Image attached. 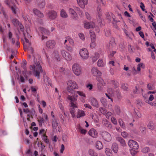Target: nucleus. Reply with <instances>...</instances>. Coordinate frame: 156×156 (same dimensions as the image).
<instances>
[{
	"instance_id": "f257e3e1",
	"label": "nucleus",
	"mask_w": 156,
	"mask_h": 156,
	"mask_svg": "<svg viewBox=\"0 0 156 156\" xmlns=\"http://www.w3.org/2000/svg\"><path fill=\"white\" fill-rule=\"evenodd\" d=\"M29 51L32 55H33L34 63V65L33 66H30V70H33L34 71V76L37 77V79H40V73L43 72V69L40 64L41 56L38 54L34 55V50L31 47L30 48Z\"/></svg>"
},
{
	"instance_id": "f03ea898",
	"label": "nucleus",
	"mask_w": 156,
	"mask_h": 156,
	"mask_svg": "<svg viewBox=\"0 0 156 156\" xmlns=\"http://www.w3.org/2000/svg\"><path fill=\"white\" fill-rule=\"evenodd\" d=\"M67 84L68 86L67 90L71 94H73L74 92V89H77L78 88V85L74 81L71 80L67 81Z\"/></svg>"
},
{
	"instance_id": "7ed1b4c3",
	"label": "nucleus",
	"mask_w": 156,
	"mask_h": 156,
	"mask_svg": "<svg viewBox=\"0 0 156 156\" xmlns=\"http://www.w3.org/2000/svg\"><path fill=\"white\" fill-rule=\"evenodd\" d=\"M73 71L74 73L76 76L80 75L81 72V68L79 65L77 64H75L72 66Z\"/></svg>"
},
{
	"instance_id": "20e7f679",
	"label": "nucleus",
	"mask_w": 156,
	"mask_h": 156,
	"mask_svg": "<svg viewBox=\"0 0 156 156\" xmlns=\"http://www.w3.org/2000/svg\"><path fill=\"white\" fill-rule=\"evenodd\" d=\"M101 135L103 139L106 141H110L112 139L111 134L108 132L103 131L101 133Z\"/></svg>"
},
{
	"instance_id": "39448f33",
	"label": "nucleus",
	"mask_w": 156,
	"mask_h": 156,
	"mask_svg": "<svg viewBox=\"0 0 156 156\" xmlns=\"http://www.w3.org/2000/svg\"><path fill=\"white\" fill-rule=\"evenodd\" d=\"M60 52L62 57L67 61H70L72 59V57L69 53L64 49L61 50Z\"/></svg>"
},
{
	"instance_id": "423d86ee",
	"label": "nucleus",
	"mask_w": 156,
	"mask_h": 156,
	"mask_svg": "<svg viewBox=\"0 0 156 156\" xmlns=\"http://www.w3.org/2000/svg\"><path fill=\"white\" fill-rule=\"evenodd\" d=\"M79 53L81 57L83 59H86L89 57L88 52L86 48H83L81 49Z\"/></svg>"
},
{
	"instance_id": "0eeeda50",
	"label": "nucleus",
	"mask_w": 156,
	"mask_h": 156,
	"mask_svg": "<svg viewBox=\"0 0 156 156\" xmlns=\"http://www.w3.org/2000/svg\"><path fill=\"white\" fill-rule=\"evenodd\" d=\"M128 146L133 149L137 150L139 148L137 143L133 140H129L128 142Z\"/></svg>"
},
{
	"instance_id": "6e6552de",
	"label": "nucleus",
	"mask_w": 156,
	"mask_h": 156,
	"mask_svg": "<svg viewBox=\"0 0 156 156\" xmlns=\"http://www.w3.org/2000/svg\"><path fill=\"white\" fill-rule=\"evenodd\" d=\"M106 19L109 21H110L112 19H113V24L114 25H116V21L115 20V16L112 12H107L106 13Z\"/></svg>"
},
{
	"instance_id": "1a4fd4ad",
	"label": "nucleus",
	"mask_w": 156,
	"mask_h": 156,
	"mask_svg": "<svg viewBox=\"0 0 156 156\" xmlns=\"http://www.w3.org/2000/svg\"><path fill=\"white\" fill-rule=\"evenodd\" d=\"M39 30L41 31V33L42 34V40H44V39L47 38V37L45 36L44 35H49L50 33L49 31L43 27H40Z\"/></svg>"
},
{
	"instance_id": "9d476101",
	"label": "nucleus",
	"mask_w": 156,
	"mask_h": 156,
	"mask_svg": "<svg viewBox=\"0 0 156 156\" xmlns=\"http://www.w3.org/2000/svg\"><path fill=\"white\" fill-rule=\"evenodd\" d=\"M55 44L56 43L54 40H50L46 42V45L48 48L52 49L54 48Z\"/></svg>"
},
{
	"instance_id": "9b49d317",
	"label": "nucleus",
	"mask_w": 156,
	"mask_h": 156,
	"mask_svg": "<svg viewBox=\"0 0 156 156\" xmlns=\"http://www.w3.org/2000/svg\"><path fill=\"white\" fill-rule=\"evenodd\" d=\"M48 15L49 18L52 20L55 19L57 16V13L54 10H51L48 12Z\"/></svg>"
},
{
	"instance_id": "f8f14e48",
	"label": "nucleus",
	"mask_w": 156,
	"mask_h": 156,
	"mask_svg": "<svg viewBox=\"0 0 156 156\" xmlns=\"http://www.w3.org/2000/svg\"><path fill=\"white\" fill-rule=\"evenodd\" d=\"M91 71L92 73L94 76H100L101 74V72L96 67H94L92 68Z\"/></svg>"
},
{
	"instance_id": "ddd939ff",
	"label": "nucleus",
	"mask_w": 156,
	"mask_h": 156,
	"mask_svg": "<svg viewBox=\"0 0 156 156\" xmlns=\"http://www.w3.org/2000/svg\"><path fill=\"white\" fill-rule=\"evenodd\" d=\"M95 27V24L92 22H85L84 23V27L86 29L94 28Z\"/></svg>"
},
{
	"instance_id": "4468645a",
	"label": "nucleus",
	"mask_w": 156,
	"mask_h": 156,
	"mask_svg": "<svg viewBox=\"0 0 156 156\" xmlns=\"http://www.w3.org/2000/svg\"><path fill=\"white\" fill-rule=\"evenodd\" d=\"M89 134L93 138H96L98 136V133L96 130L93 129H91L88 132Z\"/></svg>"
},
{
	"instance_id": "2eb2a0df",
	"label": "nucleus",
	"mask_w": 156,
	"mask_h": 156,
	"mask_svg": "<svg viewBox=\"0 0 156 156\" xmlns=\"http://www.w3.org/2000/svg\"><path fill=\"white\" fill-rule=\"evenodd\" d=\"M77 2L79 5L82 8H84L85 5L87 4V0H77Z\"/></svg>"
},
{
	"instance_id": "dca6fc26",
	"label": "nucleus",
	"mask_w": 156,
	"mask_h": 156,
	"mask_svg": "<svg viewBox=\"0 0 156 156\" xmlns=\"http://www.w3.org/2000/svg\"><path fill=\"white\" fill-rule=\"evenodd\" d=\"M33 12L34 14L39 17L42 18L44 17L43 14L37 9H33Z\"/></svg>"
},
{
	"instance_id": "f3484780",
	"label": "nucleus",
	"mask_w": 156,
	"mask_h": 156,
	"mask_svg": "<svg viewBox=\"0 0 156 156\" xmlns=\"http://www.w3.org/2000/svg\"><path fill=\"white\" fill-rule=\"evenodd\" d=\"M90 101L92 105L96 108L99 107L98 103L97 100L94 98H90Z\"/></svg>"
},
{
	"instance_id": "a211bd4d",
	"label": "nucleus",
	"mask_w": 156,
	"mask_h": 156,
	"mask_svg": "<svg viewBox=\"0 0 156 156\" xmlns=\"http://www.w3.org/2000/svg\"><path fill=\"white\" fill-rule=\"evenodd\" d=\"M36 3L40 8H44L45 5L44 0H36Z\"/></svg>"
},
{
	"instance_id": "6ab92c4d",
	"label": "nucleus",
	"mask_w": 156,
	"mask_h": 156,
	"mask_svg": "<svg viewBox=\"0 0 156 156\" xmlns=\"http://www.w3.org/2000/svg\"><path fill=\"white\" fill-rule=\"evenodd\" d=\"M69 13L71 14V16L73 19L74 20L76 19L77 17V15L74 10L72 8H69Z\"/></svg>"
},
{
	"instance_id": "aec40b11",
	"label": "nucleus",
	"mask_w": 156,
	"mask_h": 156,
	"mask_svg": "<svg viewBox=\"0 0 156 156\" xmlns=\"http://www.w3.org/2000/svg\"><path fill=\"white\" fill-rule=\"evenodd\" d=\"M85 114L84 112L82 110L78 109L77 112L76 117L77 118H80L84 116Z\"/></svg>"
},
{
	"instance_id": "412c9836",
	"label": "nucleus",
	"mask_w": 156,
	"mask_h": 156,
	"mask_svg": "<svg viewBox=\"0 0 156 156\" xmlns=\"http://www.w3.org/2000/svg\"><path fill=\"white\" fill-rule=\"evenodd\" d=\"M116 140L119 142L120 144L123 147L126 146V143L125 140L121 137H118L116 139Z\"/></svg>"
},
{
	"instance_id": "4be33fe9",
	"label": "nucleus",
	"mask_w": 156,
	"mask_h": 156,
	"mask_svg": "<svg viewBox=\"0 0 156 156\" xmlns=\"http://www.w3.org/2000/svg\"><path fill=\"white\" fill-rule=\"evenodd\" d=\"M112 149L115 153H117L119 149L118 144L115 143H113L112 146Z\"/></svg>"
},
{
	"instance_id": "5701e85b",
	"label": "nucleus",
	"mask_w": 156,
	"mask_h": 156,
	"mask_svg": "<svg viewBox=\"0 0 156 156\" xmlns=\"http://www.w3.org/2000/svg\"><path fill=\"white\" fill-rule=\"evenodd\" d=\"M67 99L70 101V102H75L77 99L75 97V95H73L72 96L68 95L67 97Z\"/></svg>"
},
{
	"instance_id": "b1692460",
	"label": "nucleus",
	"mask_w": 156,
	"mask_h": 156,
	"mask_svg": "<svg viewBox=\"0 0 156 156\" xmlns=\"http://www.w3.org/2000/svg\"><path fill=\"white\" fill-rule=\"evenodd\" d=\"M51 123L53 128L54 129H56L57 127L58 126V122L57 121V120L55 119L52 120Z\"/></svg>"
},
{
	"instance_id": "393cba45",
	"label": "nucleus",
	"mask_w": 156,
	"mask_h": 156,
	"mask_svg": "<svg viewBox=\"0 0 156 156\" xmlns=\"http://www.w3.org/2000/svg\"><path fill=\"white\" fill-rule=\"evenodd\" d=\"M96 148L99 150H101L103 148V145L100 141H97L96 145Z\"/></svg>"
},
{
	"instance_id": "a878e982",
	"label": "nucleus",
	"mask_w": 156,
	"mask_h": 156,
	"mask_svg": "<svg viewBox=\"0 0 156 156\" xmlns=\"http://www.w3.org/2000/svg\"><path fill=\"white\" fill-rule=\"evenodd\" d=\"M60 15L61 17L63 18H66L68 16L66 12L63 9H61Z\"/></svg>"
},
{
	"instance_id": "bb28decb",
	"label": "nucleus",
	"mask_w": 156,
	"mask_h": 156,
	"mask_svg": "<svg viewBox=\"0 0 156 156\" xmlns=\"http://www.w3.org/2000/svg\"><path fill=\"white\" fill-rule=\"evenodd\" d=\"M37 119V121L39 123V126L40 127L42 126V124L44 122V119L43 118L40 116L38 117Z\"/></svg>"
},
{
	"instance_id": "cd10ccee",
	"label": "nucleus",
	"mask_w": 156,
	"mask_h": 156,
	"mask_svg": "<svg viewBox=\"0 0 156 156\" xmlns=\"http://www.w3.org/2000/svg\"><path fill=\"white\" fill-rule=\"evenodd\" d=\"M104 125L107 127L111 128L112 127V125L110 122L108 121L107 119H105V120L104 121Z\"/></svg>"
},
{
	"instance_id": "c85d7f7f",
	"label": "nucleus",
	"mask_w": 156,
	"mask_h": 156,
	"mask_svg": "<svg viewBox=\"0 0 156 156\" xmlns=\"http://www.w3.org/2000/svg\"><path fill=\"white\" fill-rule=\"evenodd\" d=\"M105 153L108 156H112V154L111 150L109 148H106L105 151Z\"/></svg>"
},
{
	"instance_id": "c756f323",
	"label": "nucleus",
	"mask_w": 156,
	"mask_h": 156,
	"mask_svg": "<svg viewBox=\"0 0 156 156\" xmlns=\"http://www.w3.org/2000/svg\"><path fill=\"white\" fill-rule=\"evenodd\" d=\"M97 65L98 66L100 67H102L104 66L105 64L102 59L100 58L98 60L97 62Z\"/></svg>"
},
{
	"instance_id": "7c9ffc66",
	"label": "nucleus",
	"mask_w": 156,
	"mask_h": 156,
	"mask_svg": "<svg viewBox=\"0 0 156 156\" xmlns=\"http://www.w3.org/2000/svg\"><path fill=\"white\" fill-rule=\"evenodd\" d=\"M96 39L91 40V43L90 44V47L91 48H94L96 47Z\"/></svg>"
},
{
	"instance_id": "2f4dec72",
	"label": "nucleus",
	"mask_w": 156,
	"mask_h": 156,
	"mask_svg": "<svg viewBox=\"0 0 156 156\" xmlns=\"http://www.w3.org/2000/svg\"><path fill=\"white\" fill-rule=\"evenodd\" d=\"M89 154L92 156H98L97 153L94 152V150L90 149L88 151Z\"/></svg>"
},
{
	"instance_id": "473e14b6",
	"label": "nucleus",
	"mask_w": 156,
	"mask_h": 156,
	"mask_svg": "<svg viewBox=\"0 0 156 156\" xmlns=\"http://www.w3.org/2000/svg\"><path fill=\"white\" fill-rule=\"evenodd\" d=\"M42 138L46 144H48L49 143V139L48 138V136L42 134Z\"/></svg>"
},
{
	"instance_id": "72a5a7b5",
	"label": "nucleus",
	"mask_w": 156,
	"mask_h": 156,
	"mask_svg": "<svg viewBox=\"0 0 156 156\" xmlns=\"http://www.w3.org/2000/svg\"><path fill=\"white\" fill-rule=\"evenodd\" d=\"M90 36L91 40L96 39V36L95 33L91 30L90 31Z\"/></svg>"
},
{
	"instance_id": "f704fd0d",
	"label": "nucleus",
	"mask_w": 156,
	"mask_h": 156,
	"mask_svg": "<svg viewBox=\"0 0 156 156\" xmlns=\"http://www.w3.org/2000/svg\"><path fill=\"white\" fill-rule=\"evenodd\" d=\"M76 108H70L69 109L70 113L71 114L72 116L74 117L75 115V112L76 111Z\"/></svg>"
},
{
	"instance_id": "c9c22d12",
	"label": "nucleus",
	"mask_w": 156,
	"mask_h": 156,
	"mask_svg": "<svg viewBox=\"0 0 156 156\" xmlns=\"http://www.w3.org/2000/svg\"><path fill=\"white\" fill-rule=\"evenodd\" d=\"M147 126L151 130H153L154 129V123L152 122H150L148 124Z\"/></svg>"
},
{
	"instance_id": "e433bc0d",
	"label": "nucleus",
	"mask_w": 156,
	"mask_h": 156,
	"mask_svg": "<svg viewBox=\"0 0 156 156\" xmlns=\"http://www.w3.org/2000/svg\"><path fill=\"white\" fill-rule=\"evenodd\" d=\"M54 55L56 60L58 61H60V58L58 51H55L54 52Z\"/></svg>"
},
{
	"instance_id": "4c0bfd02",
	"label": "nucleus",
	"mask_w": 156,
	"mask_h": 156,
	"mask_svg": "<svg viewBox=\"0 0 156 156\" xmlns=\"http://www.w3.org/2000/svg\"><path fill=\"white\" fill-rule=\"evenodd\" d=\"M12 23L15 26H16L19 25L20 22L16 18L13 19L12 20Z\"/></svg>"
},
{
	"instance_id": "58836bf2",
	"label": "nucleus",
	"mask_w": 156,
	"mask_h": 156,
	"mask_svg": "<svg viewBox=\"0 0 156 156\" xmlns=\"http://www.w3.org/2000/svg\"><path fill=\"white\" fill-rule=\"evenodd\" d=\"M99 57V54L98 53H95L94 56L92 57V59L93 62H96Z\"/></svg>"
},
{
	"instance_id": "ea45409f",
	"label": "nucleus",
	"mask_w": 156,
	"mask_h": 156,
	"mask_svg": "<svg viewBox=\"0 0 156 156\" xmlns=\"http://www.w3.org/2000/svg\"><path fill=\"white\" fill-rule=\"evenodd\" d=\"M0 8H1V10L2 12L3 13L5 18H8V16L6 13L5 12L4 8L2 6Z\"/></svg>"
},
{
	"instance_id": "a19ab883",
	"label": "nucleus",
	"mask_w": 156,
	"mask_h": 156,
	"mask_svg": "<svg viewBox=\"0 0 156 156\" xmlns=\"http://www.w3.org/2000/svg\"><path fill=\"white\" fill-rule=\"evenodd\" d=\"M119 122L120 126L122 128L124 129L125 128V124L122 119H119Z\"/></svg>"
},
{
	"instance_id": "79ce46f5",
	"label": "nucleus",
	"mask_w": 156,
	"mask_h": 156,
	"mask_svg": "<svg viewBox=\"0 0 156 156\" xmlns=\"http://www.w3.org/2000/svg\"><path fill=\"white\" fill-rule=\"evenodd\" d=\"M101 101L104 106L107 105V101L105 98H101Z\"/></svg>"
},
{
	"instance_id": "37998d69",
	"label": "nucleus",
	"mask_w": 156,
	"mask_h": 156,
	"mask_svg": "<svg viewBox=\"0 0 156 156\" xmlns=\"http://www.w3.org/2000/svg\"><path fill=\"white\" fill-rule=\"evenodd\" d=\"M111 83L112 84L114 85V87L115 88H117L118 87V82L114 80H112L111 81Z\"/></svg>"
},
{
	"instance_id": "c03bdc74",
	"label": "nucleus",
	"mask_w": 156,
	"mask_h": 156,
	"mask_svg": "<svg viewBox=\"0 0 156 156\" xmlns=\"http://www.w3.org/2000/svg\"><path fill=\"white\" fill-rule=\"evenodd\" d=\"M121 88L125 91H127L128 89V85L127 83H123L121 85Z\"/></svg>"
},
{
	"instance_id": "a18cd8bd",
	"label": "nucleus",
	"mask_w": 156,
	"mask_h": 156,
	"mask_svg": "<svg viewBox=\"0 0 156 156\" xmlns=\"http://www.w3.org/2000/svg\"><path fill=\"white\" fill-rule=\"evenodd\" d=\"M114 111V113H115L117 114H119L120 112V109L118 106H115Z\"/></svg>"
},
{
	"instance_id": "49530a36",
	"label": "nucleus",
	"mask_w": 156,
	"mask_h": 156,
	"mask_svg": "<svg viewBox=\"0 0 156 156\" xmlns=\"http://www.w3.org/2000/svg\"><path fill=\"white\" fill-rule=\"evenodd\" d=\"M75 102H71L70 103L71 107L70 108H78L77 104Z\"/></svg>"
},
{
	"instance_id": "de8ad7c7",
	"label": "nucleus",
	"mask_w": 156,
	"mask_h": 156,
	"mask_svg": "<svg viewBox=\"0 0 156 156\" xmlns=\"http://www.w3.org/2000/svg\"><path fill=\"white\" fill-rule=\"evenodd\" d=\"M104 31L105 32V34L106 36L107 37H110L111 35V32L110 30H104Z\"/></svg>"
},
{
	"instance_id": "09e8293b",
	"label": "nucleus",
	"mask_w": 156,
	"mask_h": 156,
	"mask_svg": "<svg viewBox=\"0 0 156 156\" xmlns=\"http://www.w3.org/2000/svg\"><path fill=\"white\" fill-rule=\"evenodd\" d=\"M27 63V62L25 60H23V63L21 64V67L24 69V70H26V65Z\"/></svg>"
},
{
	"instance_id": "8fccbe9b",
	"label": "nucleus",
	"mask_w": 156,
	"mask_h": 156,
	"mask_svg": "<svg viewBox=\"0 0 156 156\" xmlns=\"http://www.w3.org/2000/svg\"><path fill=\"white\" fill-rule=\"evenodd\" d=\"M142 151L144 153H147L150 151L149 148L148 147H145L142 149Z\"/></svg>"
},
{
	"instance_id": "3c124183",
	"label": "nucleus",
	"mask_w": 156,
	"mask_h": 156,
	"mask_svg": "<svg viewBox=\"0 0 156 156\" xmlns=\"http://www.w3.org/2000/svg\"><path fill=\"white\" fill-rule=\"evenodd\" d=\"M97 10L98 12V17L101 16V11L100 7L98 6L97 8Z\"/></svg>"
},
{
	"instance_id": "603ef678",
	"label": "nucleus",
	"mask_w": 156,
	"mask_h": 156,
	"mask_svg": "<svg viewBox=\"0 0 156 156\" xmlns=\"http://www.w3.org/2000/svg\"><path fill=\"white\" fill-rule=\"evenodd\" d=\"M97 80L99 82L101 83L103 85L105 84V83L103 79L101 77H98L97 79Z\"/></svg>"
},
{
	"instance_id": "864d4df0",
	"label": "nucleus",
	"mask_w": 156,
	"mask_h": 156,
	"mask_svg": "<svg viewBox=\"0 0 156 156\" xmlns=\"http://www.w3.org/2000/svg\"><path fill=\"white\" fill-rule=\"evenodd\" d=\"M67 39L71 45H73L74 44V41L72 39L70 38L69 37H67Z\"/></svg>"
},
{
	"instance_id": "5fc2aeb1",
	"label": "nucleus",
	"mask_w": 156,
	"mask_h": 156,
	"mask_svg": "<svg viewBox=\"0 0 156 156\" xmlns=\"http://www.w3.org/2000/svg\"><path fill=\"white\" fill-rule=\"evenodd\" d=\"M58 104L59 106V108H60L61 110L63 112L64 111V108L63 106V105H62V103L60 102H58Z\"/></svg>"
},
{
	"instance_id": "6e6d98bb",
	"label": "nucleus",
	"mask_w": 156,
	"mask_h": 156,
	"mask_svg": "<svg viewBox=\"0 0 156 156\" xmlns=\"http://www.w3.org/2000/svg\"><path fill=\"white\" fill-rule=\"evenodd\" d=\"M111 121L115 125L117 124V120L114 117H112L111 118Z\"/></svg>"
},
{
	"instance_id": "4d7b16f0",
	"label": "nucleus",
	"mask_w": 156,
	"mask_h": 156,
	"mask_svg": "<svg viewBox=\"0 0 156 156\" xmlns=\"http://www.w3.org/2000/svg\"><path fill=\"white\" fill-rule=\"evenodd\" d=\"M77 94L80 96L83 97H86V95L83 92L80 91H77L76 92Z\"/></svg>"
},
{
	"instance_id": "13d9d810",
	"label": "nucleus",
	"mask_w": 156,
	"mask_h": 156,
	"mask_svg": "<svg viewBox=\"0 0 156 156\" xmlns=\"http://www.w3.org/2000/svg\"><path fill=\"white\" fill-rule=\"evenodd\" d=\"M99 111L103 114H105L106 112V111L105 108L102 107H100L99 108Z\"/></svg>"
},
{
	"instance_id": "bf43d9fd",
	"label": "nucleus",
	"mask_w": 156,
	"mask_h": 156,
	"mask_svg": "<svg viewBox=\"0 0 156 156\" xmlns=\"http://www.w3.org/2000/svg\"><path fill=\"white\" fill-rule=\"evenodd\" d=\"M140 7L142 9V10L144 11H145L146 13H147V11H145V10L144 9L145 6L144 4L142 2L140 3Z\"/></svg>"
},
{
	"instance_id": "052dcab7",
	"label": "nucleus",
	"mask_w": 156,
	"mask_h": 156,
	"mask_svg": "<svg viewBox=\"0 0 156 156\" xmlns=\"http://www.w3.org/2000/svg\"><path fill=\"white\" fill-rule=\"evenodd\" d=\"M59 71L62 74H65L66 72V70L65 69V68L63 67L60 68L59 69Z\"/></svg>"
},
{
	"instance_id": "680f3d73",
	"label": "nucleus",
	"mask_w": 156,
	"mask_h": 156,
	"mask_svg": "<svg viewBox=\"0 0 156 156\" xmlns=\"http://www.w3.org/2000/svg\"><path fill=\"white\" fill-rule=\"evenodd\" d=\"M113 114L111 112H108L106 113L105 116L106 117L107 119H109L110 116L112 115Z\"/></svg>"
},
{
	"instance_id": "e2e57ef3",
	"label": "nucleus",
	"mask_w": 156,
	"mask_h": 156,
	"mask_svg": "<svg viewBox=\"0 0 156 156\" xmlns=\"http://www.w3.org/2000/svg\"><path fill=\"white\" fill-rule=\"evenodd\" d=\"M7 133L5 130H2L0 129V135H7Z\"/></svg>"
},
{
	"instance_id": "0e129e2a",
	"label": "nucleus",
	"mask_w": 156,
	"mask_h": 156,
	"mask_svg": "<svg viewBox=\"0 0 156 156\" xmlns=\"http://www.w3.org/2000/svg\"><path fill=\"white\" fill-rule=\"evenodd\" d=\"M85 14L87 19L88 20H90L91 19V17L90 14L87 12H86Z\"/></svg>"
},
{
	"instance_id": "69168bd1",
	"label": "nucleus",
	"mask_w": 156,
	"mask_h": 156,
	"mask_svg": "<svg viewBox=\"0 0 156 156\" xmlns=\"http://www.w3.org/2000/svg\"><path fill=\"white\" fill-rule=\"evenodd\" d=\"M121 135L124 138H126L128 135L127 133L126 132H123L121 133Z\"/></svg>"
},
{
	"instance_id": "338daca9",
	"label": "nucleus",
	"mask_w": 156,
	"mask_h": 156,
	"mask_svg": "<svg viewBox=\"0 0 156 156\" xmlns=\"http://www.w3.org/2000/svg\"><path fill=\"white\" fill-rule=\"evenodd\" d=\"M76 10H77V11L79 12V14L80 16H82L83 15V12L81 11L80 9L78 7H76Z\"/></svg>"
},
{
	"instance_id": "774afa93",
	"label": "nucleus",
	"mask_w": 156,
	"mask_h": 156,
	"mask_svg": "<svg viewBox=\"0 0 156 156\" xmlns=\"http://www.w3.org/2000/svg\"><path fill=\"white\" fill-rule=\"evenodd\" d=\"M79 36L80 39L81 40H83L85 39L84 36V35L82 33H80L79 34Z\"/></svg>"
}]
</instances>
